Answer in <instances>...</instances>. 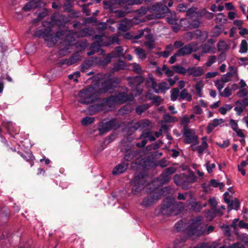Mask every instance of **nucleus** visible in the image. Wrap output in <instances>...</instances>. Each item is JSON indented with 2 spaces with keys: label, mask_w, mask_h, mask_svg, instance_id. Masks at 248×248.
Here are the masks:
<instances>
[{
  "label": "nucleus",
  "mask_w": 248,
  "mask_h": 248,
  "mask_svg": "<svg viewBox=\"0 0 248 248\" xmlns=\"http://www.w3.org/2000/svg\"><path fill=\"white\" fill-rule=\"evenodd\" d=\"M52 21H43L44 28L37 30L34 33L35 36L43 37L49 47L53 46L61 39H64L69 46L74 44L75 38L77 37V32L65 30L58 31L55 34H53L52 32Z\"/></svg>",
  "instance_id": "obj_1"
},
{
  "label": "nucleus",
  "mask_w": 248,
  "mask_h": 248,
  "mask_svg": "<svg viewBox=\"0 0 248 248\" xmlns=\"http://www.w3.org/2000/svg\"><path fill=\"white\" fill-rule=\"evenodd\" d=\"M165 0L164 3H156L150 7L142 6L140 9L136 11V13L140 16L146 14L148 11L152 13L151 14L147 15L146 17L148 20H152L162 18L165 14L170 11L168 7L165 5Z\"/></svg>",
  "instance_id": "obj_2"
},
{
  "label": "nucleus",
  "mask_w": 248,
  "mask_h": 248,
  "mask_svg": "<svg viewBox=\"0 0 248 248\" xmlns=\"http://www.w3.org/2000/svg\"><path fill=\"white\" fill-rule=\"evenodd\" d=\"M124 102V93H120L104 99L101 103L91 106L89 110L94 114L100 110L108 111L118 104H123Z\"/></svg>",
  "instance_id": "obj_3"
},
{
  "label": "nucleus",
  "mask_w": 248,
  "mask_h": 248,
  "mask_svg": "<svg viewBox=\"0 0 248 248\" xmlns=\"http://www.w3.org/2000/svg\"><path fill=\"white\" fill-rule=\"evenodd\" d=\"M201 221L202 218L198 217L195 219H193L191 222L187 226L185 232L189 237L194 239L205 233L209 234L213 231L214 227L212 225L209 226L206 231L201 228Z\"/></svg>",
  "instance_id": "obj_4"
},
{
  "label": "nucleus",
  "mask_w": 248,
  "mask_h": 248,
  "mask_svg": "<svg viewBox=\"0 0 248 248\" xmlns=\"http://www.w3.org/2000/svg\"><path fill=\"white\" fill-rule=\"evenodd\" d=\"M93 38L96 41L92 44V50L87 53L88 56L94 54L95 52H98L102 46H108L113 43L119 44V38L116 35L108 37L105 35H95Z\"/></svg>",
  "instance_id": "obj_5"
},
{
  "label": "nucleus",
  "mask_w": 248,
  "mask_h": 248,
  "mask_svg": "<svg viewBox=\"0 0 248 248\" xmlns=\"http://www.w3.org/2000/svg\"><path fill=\"white\" fill-rule=\"evenodd\" d=\"M196 14L195 8H191L186 10L187 17L181 20V24L185 29H196L200 27L201 22Z\"/></svg>",
  "instance_id": "obj_6"
},
{
  "label": "nucleus",
  "mask_w": 248,
  "mask_h": 248,
  "mask_svg": "<svg viewBox=\"0 0 248 248\" xmlns=\"http://www.w3.org/2000/svg\"><path fill=\"white\" fill-rule=\"evenodd\" d=\"M197 179V177L193 173L186 175L184 173L180 174H176L173 178L174 182L177 186H181L185 190L190 187V184L194 183Z\"/></svg>",
  "instance_id": "obj_7"
},
{
  "label": "nucleus",
  "mask_w": 248,
  "mask_h": 248,
  "mask_svg": "<svg viewBox=\"0 0 248 248\" xmlns=\"http://www.w3.org/2000/svg\"><path fill=\"white\" fill-rule=\"evenodd\" d=\"M122 122L118 118H113L109 120H103L99 123L98 130L99 135H103L109 131L117 129L121 126Z\"/></svg>",
  "instance_id": "obj_8"
},
{
  "label": "nucleus",
  "mask_w": 248,
  "mask_h": 248,
  "mask_svg": "<svg viewBox=\"0 0 248 248\" xmlns=\"http://www.w3.org/2000/svg\"><path fill=\"white\" fill-rule=\"evenodd\" d=\"M98 96V92L93 86H89L85 89L80 91L78 97L79 102L81 104H89L93 102Z\"/></svg>",
  "instance_id": "obj_9"
},
{
  "label": "nucleus",
  "mask_w": 248,
  "mask_h": 248,
  "mask_svg": "<svg viewBox=\"0 0 248 248\" xmlns=\"http://www.w3.org/2000/svg\"><path fill=\"white\" fill-rule=\"evenodd\" d=\"M166 189L167 187L160 189L154 188L151 190L152 192L143 199L141 205L146 207L153 205L160 198Z\"/></svg>",
  "instance_id": "obj_10"
},
{
  "label": "nucleus",
  "mask_w": 248,
  "mask_h": 248,
  "mask_svg": "<svg viewBox=\"0 0 248 248\" xmlns=\"http://www.w3.org/2000/svg\"><path fill=\"white\" fill-rule=\"evenodd\" d=\"M146 83L151 85L152 88L156 93L165 92L170 89L169 85L165 81L157 84L152 74L149 75Z\"/></svg>",
  "instance_id": "obj_11"
},
{
  "label": "nucleus",
  "mask_w": 248,
  "mask_h": 248,
  "mask_svg": "<svg viewBox=\"0 0 248 248\" xmlns=\"http://www.w3.org/2000/svg\"><path fill=\"white\" fill-rule=\"evenodd\" d=\"M183 134L184 137V142L186 144L193 143L194 145L199 143L198 136L196 135L194 129H190L189 127H186L183 129Z\"/></svg>",
  "instance_id": "obj_12"
},
{
  "label": "nucleus",
  "mask_w": 248,
  "mask_h": 248,
  "mask_svg": "<svg viewBox=\"0 0 248 248\" xmlns=\"http://www.w3.org/2000/svg\"><path fill=\"white\" fill-rule=\"evenodd\" d=\"M150 124L151 122L149 120H142L137 122L134 125H129L128 126H125V132L128 133V134H131L138 128L147 127Z\"/></svg>",
  "instance_id": "obj_13"
},
{
  "label": "nucleus",
  "mask_w": 248,
  "mask_h": 248,
  "mask_svg": "<svg viewBox=\"0 0 248 248\" xmlns=\"http://www.w3.org/2000/svg\"><path fill=\"white\" fill-rule=\"evenodd\" d=\"M174 199L168 197L164 201L161 206V211L164 214L170 215L175 208Z\"/></svg>",
  "instance_id": "obj_14"
},
{
  "label": "nucleus",
  "mask_w": 248,
  "mask_h": 248,
  "mask_svg": "<svg viewBox=\"0 0 248 248\" xmlns=\"http://www.w3.org/2000/svg\"><path fill=\"white\" fill-rule=\"evenodd\" d=\"M128 84L131 87H135L137 90V93L135 94V96H137L140 94L142 92V90L139 89V86L143 82V78L140 76H137L136 77H129L127 78Z\"/></svg>",
  "instance_id": "obj_15"
},
{
  "label": "nucleus",
  "mask_w": 248,
  "mask_h": 248,
  "mask_svg": "<svg viewBox=\"0 0 248 248\" xmlns=\"http://www.w3.org/2000/svg\"><path fill=\"white\" fill-rule=\"evenodd\" d=\"M197 44L195 42L186 45L177 51V54L180 56H183L190 54L192 52H196L197 50Z\"/></svg>",
  "instance_id": "obj_16"
},
{
  "label": "nucleus",
  "mask_w": 248,
  "mask_h": 248,
  "mask_svg": "<svg viewBox=\"0 0 248 248\" xmlns=\"http://www.w3.org/2000/svg\"><path fill=\"white\" fill-rule=\"evenodd\" d=\"M170 179L171 176H170L163 171L158 178L153 180L152 183L150 184L148 186H150L152 185L155 186V188H156L160 185L168 183Z\"/></svg>",
  "instance_id": "obj_17"
},
{
  "label": "nucleus",
  "mask_w": 248,
  "mask_h": 248,
  "mask_svg": "<svg viewBox=\"0 0 248 248\" xmlns=\"http://www.w3.org/2000/svg\"><path fill=\"white\" fill-rule=\"evenodd\" d=\"M118 84V81L115 78H111L107 81H104L102 84V88L100 90V93H106L112 87H116Z\"/></svg>",
  "instance_id": "obj_18"
},
{
  "label": "nucleus",
  "mask_w": 248,
  "mask_h": 248,
  "mask_svg": "<svg viewBox=\"0 0 248 248\" xmlns=\"http://www.w3.org/2000/svg\"><path fill=\"white\" fill-rule=\"evenodd\" d=\"M123 47L121 46L117 47L115 51L108 54L105 58L104 61V64H108L111 61V59L113 57H118L120 58L121 57H124L123 53Z\"/></svg>",
  "instance_id": "obj_19"
},
{
  "label": "nucleus",
  "mask_w": 248,
  "mask_h": 248,
  "mask_svg": "<svg viewBox=\"0 0 248 248\" xmlns=\"http://www.w3.org/2000/svg\"><path fill=\"white\" fill-rule=\"evenodd\" d=\"M42 4L41 0H30L29 3L23 7V9L25 11H29L32 9L42 6Z\"/></svg>",
  "instance_id": "obj_20"
},
{
  "label": "nucleus",
  "mask_w": 248,
  "mask_h": 248,
  "mask_svg": "<svg viewBox=\"0 0 248 248\" xmlns=\"http://www.w3.org/2000/svg\"><path fill=\"white\" fill-rule=\"evenodd\" d=\"M229 69L231 71V72H227L221 78L222 81L225 83L230 81L231 80L232 78L234 76L236 73V69L233 66H229Z\"/></svg>",
  "instance_id": "obj_21"
},
{
  "label": "nucleus",
  "mask_w": 248,
  "mask_h": 248,
  "mask_svg": "<svg viewBox=\"0 0 248 248\" xmlns=\"http://www.w3.org/2000/svg\"><path fill=\"white\" fill-rule=\"evenodd\" d=\"M187 72L188 75H192L194 77L201 76L204 73L203 69L200 67H189L187 69Z\"/></svg>",
  "instance_id": "obj_22"
},
{
  "label": "nucleus",
  "mask_w": 248,
  "mask_h": 248,
  "mask_svg": "<svg viewBox=\"0 0 248 248\" xmlns=\"http://www.w3.org/2000/svg\"><path fill=\"white\" fill-rule=\"evenodd\" d=\"M146 39L148 40V41H145L144 43L145 46L149 49H153L155 47V45L154 44V39L153 36L151 34H148L145 36Z\"/></svg>",
  "instance_id": "obj_23"
},
{
  "label": "nucleus",
  "mask_w": 248,
  "mask_h": 248,
  "mask_svg": "<svg viewBox=\"0 0 248 248\" xmlns=\"http://www.w3.org/2000/svg\"><path fill=\"white\" fill-rule=\"evenodd\" d=\"M192 99V95L187 92L186 89H184L180 92L179 100H186L190 102Z\"/></svg>",
  "instance_id": "obj_24"
},
{
  "label": "nucleus",
  "mask_w": 248,
  "mask_h": 248,
  "mask_svg": "<svg viewBox=\"0 0 248 248\" xmlns=\"http://www.w3.org/2000/svg\"><path fill=\"white\" fill-rule=\"evenodd\" d=\"M213 42V40L211 39H209L207 43L201 46L203 53H207L212 49Z\"/></svg>",
  "instance_id": "obj_25"
},
{
  "label": "nucleus",
  "mask_w": 248,
  "mask_h": 248,
  "mask_svg": "<svg viewBox=\"0 0 248 248\" xmlns=\"http://www.w3.org/2000/svg\"><path fill=\"white\" fill-rule=\"evenodd\" d=\"M135 52L139 59L142 60H145L147 57V54L144 49L140 47H136Z\"/></svg>",
  "instance_id": "obj_26"
},
{
  "label": "nucleus",
  "mask_w": 248,
  "mask_h": 248,
  "mask_svg": "<svg viewBox=\"0 0 248 248\" xmlns=\"http://www.w3.org/2000/svg\"><path fill=\"white\" fill-rule=\"evenodd\" d=\"M170 100L172 101H176L179 97L180 98V91L177 88H173L170 91Z\"/></svg>",
  "instance_id": "obj_27"
},
{
  "label": "nucleus",
  "mask_w": 248,
  "mask_h": 248,
  "mask_svg": "<svg viewBox=\"0 0 248 248\" xmlns=\"http://www.w3.org/2000/svg\"><path fill=\"white\" fill-rule=\"evenodd\" d=\"M93 30L90 28H85L81 30L79 32H77V37H83L91 35Z\"/></svg>",
  "instance_id": "obj_28"
},
{
  "label": "nucleus",
  "mask_w": 248,
  "mask_h": 248,
  "mask_svg": "<svg viewBox=\"0 0 248 248\" xmlns=\"http://www.w3.org/2000/svg\"><path fill=\"white\" fill-rule=\"evenodd\" d=\"M124 172V163L121 162L117 165L112 171L113 175H119Z\"/></svg>",
  "instance_id": "obj_29"
},
{
  "label": "nucleus",
  "mask_w": 248,
  "mask_h": 248,
  "mask_svg": "<svg viewBox=\"0 0 248 248\" xmlns=\"http://www.w3.org/2000/svg\"><path fill=\"white\" fill-rule=\"evenodd\" d=\"M150 107L148 104H145L138 106L136 108V112L139 115H141L143 112L146 111Z\"/></svg>",
  "instance_id": "obj_30"
},
{
  "label": "nucleus",
  "mask_w": 248,
  "mask_h": 248,
  "mask_svg": "<svg viewBox=\"0 0 248 248\" xmlns=\"http://www.w3.org/2000/svg\"><path fill=\"white\" fill-rule=\"evenodd\" d=\"M186 240V238L185 237L176 239L173 243L174 248H183Z\"/></svg>",
  "instance_id": "obj_31"
},
{
  "label": "nucleus",
  "mask_w": 248,
  "mask_h": 248,
  "mask_svg": "<svg viewBox=\"0 0 248 248\" xmlns=\"http://www.w3.org/2000/svg\"><path fill=\"white\" fill-rule=\"evenodd\" d=\"M217 47L218 50L221 52H226L229 48V46L223 40H220L218 42Z\"/></svg>",
  "instance_id": "obj_32"
},
{
  "label": "nucleus",
  "mask_w": 248,
  "mask_h": 248,
  "mask_svg": "<svg viewBox=\"0 0 248 248\" xmlns=\"http://www.w3.org/2000/svg\"><path fill=\"white\" fill-rule=\"evenodd\" d=\"M171 68L174 70V73L182 75H185L187 72V69L179 65H173Z\"/></svg>",
  "instance_id": "obj_33"
},
{
  "label": "nucleus",
  "mask_w": 248,
  "mask_h": 248,
  "mask_svg": "<svg viewBox=\"0 0 248 248\" xmlns=\"http://www.w3.org/2000/svg\"><path fill=\"white\" fill-rule=\"evenodd\" d=\"M141 138H148L151 141H155L156 140L150 131H143L140 137V139Z\"/></svg>",
  "instance_id": "obj_34"
},
{
  "label": "nucleus",
  "mask_w": 248,
  "mask_h": 248,
  "mask_svg": "<svg viewBox=\"0 0 248 248\" xmlns=\"http://www.w3.org/2000/svg\"><path fill=\"white\" fill-rule=\"evenodd\" d=\"M190 206L191 209L195 212H199L202 209V206L200 202H193Z\"/></svg>",
  "instance_id": "obj_35"
},
{
  "label": "nucleus",
  "mask_w": 248,
  "mask_h": 248,
  "mask_svg": "<svg viewBox=\"0 0 248 248\" xmlns=\"http://www.w3.org/2000/svg\"><path fill=\"white\" fill-rule=\"evenodd\" d=\"M248 49V45L247 42L245 40H243L241 41L240 46V49H239V53H245L247 52Z\"/></svg>",
  "instance_id": "obj_36"
},
{
  "label": "nucleus",
  "mask_w": 248,
  "mask_h": 248,
  "mask_svg": "<svg viewBox=\"0 0 248 248\" xmlns=\"http://www.w3.org/2000/svg\"><path fill=\"white\" fill-rule=\"evenodd\" d=\"M232 108V106L231 104H225L222 107H221L219 108V112L225 115L227 111H230Z\"/></svg>",
  "instance_id": "obj_37"
},
{
  "label": "nucleus",
  "mask_w": 248,
  "mask_h": 248,
  "mask_svg": "<svg viewBox=\"0 0 248 248\" xmlns=\"http://www.w3.org/2000/svg\"><path fill=\"white\" fill-rule=\"evenodd\" d=\"M163 119L166 123H172L177 121V119L176 117L172 116L168 113H165L163 115Z\"/></svg>",
  "instance_id": "obj_38"
},
{
  "label": "nucleus",
  "mask_w": 248,
  "mask_h": 248,
  "mask_svg": "<svg viewBox=\"0 0 248 248\" xmlns=\"http://www.w3.org/2000/svg\"><path fill=\"white\" fill-rule=\"evenodd\" d=\"M239 202L236 199L230 201V204H228V207L230 210L235 209L236 210H237L238 208L239 207Z\"/></svg>",
  "instance_id": "obj_39"
},
{
  "label": "nucleus",
  "mask_w": 248,
  "mask_h": 248,
  "mask_svg": "<svg viewBox=\"0 0 248 248\" xmlns=\"http://www.w3.org/2000/svg\"><path fill=\"white\" fill-rule=\"evenodd\" d=\"M203 88V84L202 81L198 82L195 85V88L196 91L197 95L199 97L202 96V89Z\"/></svg>",
  "instance_id": "obj_40"
},
{
  "label": "nucleus",
  "mask_w": 248,
  "mask_h": 248,
  "mask_svg": "<svg viewBox=\"0 0 248 248\" xmlns=\"http://www.w3.org/2000/svg\"><path fill=\"white\" fill-rule=\"evenodd\" d=\"M226 21V19L225 18V16L223 13H220L217 14L215 19L216 23L222 24L225 23Z\"/></svg>",
  "instance_id": "obj_41"
},
{
  "label": "nucleus",
  "mask_w": 248,
  "mask_h": 248,
  "mask_svg": "<svg viewBox=\"0 0 248 248\" xmlns=\"http://www.w3.org/2000/svg\"><path fill=\"white\" fill-rule=\"evenodd\" d=\"M210 184L214 187H219L220 189H223L224 186L222 183H220L216 179H211L210 181Z\"/></svg>",
  "instance_id": "obj_42"
},
{
  "label": "nucleus",
  "mask_w": 248,
  "mask_h": 248,
  "mask_svg": "<svg viewBox=\"0 0 248 248\" xmlns=\"http://www.w3.org/2000/svg\"><path fill=\"white\" fill-rule=\"evenodd\" d=\"M144 31H146L147 33H149L150 31V30L148 28H145L144 30H141L139 31L137 34L133 36V39L135 40H137V39H139L143 35Z\"/></svg>",
  "instance_id": "obj_43"
},
{
  "label": "nucleus",
  "mask_w": 248,
  "mask_h": 248,
  "mask_svg": "<svg viewBox=\"0 0 248 248\" xmlns=\"http://www.w3.org/2000/svg\"><path fill=\"white\" fill-rule=\"evenodd\" d=\"M236 105H239L245 108L248 106V98L245 97L242 100H239L235 102Z\"/></svg>",
  "instance_id": "obj_44"
},
{
  "label": "nucleus",
  "mask_w": 248,
  "mask_h": 248,
  "mask_svg": "<svg viewBox=\"0 0 248 248\" xmlns=\"http://www.w3.org/2000/svg\"><path fill=\"white\" fill-rule=\"evenodd\" d=\"M165 69H167V65L164 64L162 68L159 66L156 67V69L155 71V73L158 77H161L163 75V71H165Z\"/></svg>",
  "instance_id": "obj_45"
},
{
  "label": "nucleus",
  "mask_w": 248,
  "mask_h": 248,
  "mask_svg": "<svg viewBox=\"0 0 248 248\" xmlns=\"http://www.w3.org/2000/svg\"><path fill=\"white\" fill-rule=\"evenodd\" d=\"M92 65V62L90 61L84 62L80 66L81 71L82 72H86Z\"/></svg>",
  "instance_id": "obj_46"
},
{
  "label": "nucleus",
  "mask_w": 248,
  "mask_h": 248,
  "mask_svg": "<svg viewBox=\"0 0 248 248\" xmlns=\"http://www.w3.org/2000/svg\"><path fill=\"white\" fill-rule=\"evenodd\" d=\"M94 119L93 117H85L81 120V124L84 125H87L93 123Z\"/></svg>",
  "instance_id": "obj_47"
},
{
  "label": "nucleus",
  "mask_w": 248,
  "mask_h": 248,
  "mask_svg": "<svg viewBox=\"0 0 248 248\" xmlns=\"http://www.w3.org/2000/svg\"><path fill=\"white\" fill-rule=\"evenodd\" d=\"M167 21L170 24L173 25L177 23L178 19L176 18L175 14H174L167 17Z\"/></svg>",
  "instance_id": "obj_48"
},
{
  "label": "nucleus",
  "mask_w": 248,
  "mask_h": 248,
  "mask_svg": "<svg viewBox=\"0 0 248 248\" xmlns=\"http://www.w3.org/2000/svg\"><path fill=\"white\" fill-rule=\"evenodd\" d=\"M185 227L186 225L182 220L177 222L175 225V228L178 232L184 231Z\"/></svg>",
  "instance_id": "obj_49"
},
{
  "label": "nucleus",
  "mask_w": 248,
  "mask_h": 248,
  "mask_svg": "<svg viewBox=\"0 0 248 248\" xmlns=\"http://www.w3.org/2000/svg\"><path fill=\"white\" fill-rule=\"evenodd\" d=\"M124 62L122 61H119L115 63L113 68V71H117L120 69H123L124 68Z\"/></svg>",
  "instance_id": "obj_50"
},
{
  "label": "nucleus",
  "mask_w": 248,
  "mask_h": 248,
  "mask_svg": "<svg viewBox=\"0 0 248 248\" xmlns=\"http://www.w3.org/2000/svg\"><path fill=\"white\" fill-rule=\"evenodd\" d=\"M232 94V90L228 87L225 88L223 92H220V95L227 97Z\"/></svg>",
  "instance_id": "obj_51"
},
{
  "label": "nucleus",
  "mask_w": 248,
  "mask_h": 248,
  "mask_svg": "<svg viewBox=\"0 0 248 248\" xmlns=\"http://www.w3.org/2000/svg\"><path fill=\"white\" fill-rule=\"evenodd\" d=\"M143 1V0H125V4L129 5L140 4Z\"/></svg>",
  "instance_id": "obj_52"
},
{
  "label": "nucleus",
  "mask_w": 248,
  "mask_h": 248,
  "mask_svg": "<svg viewBox=\"0 0 248 248\" xmlns=\"http://www.w3.org/2000/svg\"><path fill=\"white\" fill-rule=\"evenodd\" d=\"M144 187L143 184H136L133 188V192L136 194L140 192L142 189H143Z\"/></svg>",
  "instance_id": "obj_53"
},
{
  "label": "nucleus",
  "mask_w": 248,
  "mask_h": 248,
  "mask_svg": "<svg viewBox=\"0 0 248 248\" xmlns=\"http://www.w3.org/2000/svg\"><path fill=\"white\" fill-rule=\"evenodd\" d=\"M225 83V82L222 81L221 78L220 80H217L215 82V86L219 92H220L221 90L224 88Z\"/></svg>",
  "instance_id": "obj_54"
},
{
  "label": "nucleus",
  "mask_w": 248,
  "mask_h": 248,
  "mask_svg": "<svg viewBox=\"0 0 248 248\" xmlns=\"http://www.w3.org/2000/svg\"><path fill=\"white\" fill-rule=\"evenodd\" d=\"M132 70L137 73H140L142 72L140 65L136 63H133L131 64Z\"/></svg>",
  "instance_id": "obj_55"
},
{
  "label": "nucleus",
  "mask_w": 248,
  "mask_h": 248,
  "mask_svg": "<svg viewBox=\"0 0 248 248\" xmlns=\"http://www.w3.org/2000/svg\"><path fill=\"white\" fill-rule=\"evenodd\" d=\"M190 123V119L187 117H183L181 119V124L184 126V128L188 127L187 125Z\"/></svg>",
  "instance_id": "obj_56"
},
{
  "label": "nucleus",
  "mask_w": 248,
  "mask_h": 248,
  "mask_svg": "<svg viewBox=\"0 0 248 248\" xmlns=\"http://www.w3.org/2000/svg\"><path fill=\"white\" fill-rule=\"evenodd\" d=\"M217 58L215 56H209L208 61L206 62L205 64L207 67L211 66L213 63L216 62Z\"/></svg>",
  "instance_id": "obj_57"
},
{
  "label": "nucleus",
  "mask_w": 248,
  "mask_h": 248,
  "mask_svg": "<svg viewBox=\"0 0 248 248\" xmlns=\"http://www.w3.org/2000/svg\"><path fill=\"white\" fill-rule=\"evenodd\" d=\"M205 166L208 172L209 173H211L213 171V170L216 167L215 164H211L209 161H207Z\"/></svg>",
  "instance_id": "obj_58"
},
{
  "label": "nucleus",
  "mask_w": 248,
  "mask_h": 248,
  "mask_svg": "<svg viewBox=\"0 0 248 248\" xmlns=\"http://www.w3.org/2000/svg\"><path fill=\"white\" fill-rule=\"evenodd\" d=\"M248 94V92L247 91L246 89H242L239 92H238L236 93V95L238 97L240 98H242L246 97Z\"/></svg>",
  "instance_id": "obj_59"
},
{
  "label": "nucleus",
  "mask_w": 248,
  "mask_h": 248,
  "mask_svg": "<svg viewBox=\"0 0 248 248\" xmlns=\"http://www.w3.org/2000/svg\"><path fill=\"white\" fill-rule=\"evenodd\" d=\"M176 169L174 167H170L166 169L164 171L170 176L176 172Z\"/></svg>",
  "instance_id": "obj_60"
},
{
  "label": "nucleus",
  "mask_w": 248,
  "mask_h": 248,
  "mask_svg": "<svg viewBox=\"0 0 248 248\" xmlns=\"http://www.w3.org/2000/svg\"><path fill=\"white\" fill-rule=\"evenodd\" d=\"M169 164V162L166 159L163 158L158 162L157 165L160 166L162 168H163L168 166Z\"/></svg>",
  "instance_id": "obj_61"
},
{
  "label": "nucleus",
  "mask_w": 248,
  "mask_h": 248,
  "mask_svg": "<svg viewBox=\"0 0 248 248\" xmlns=\"http://www.w3.org/2000/svg\"><path fill=\"white\" fill-rule=\"evenodd\" d=\"M192 110L194 113L198 115L201 114L203 112L202 109L199 105L194 106Z\"/></svg>",
  "instance_id": "obj_62"
},
{
  "label": "nucleus",
  "mask_w": 248,
  "mask_h": 248,
  "mask_svg": "<svg viewBox=\"0 0 248 248\" xmlns=\"http://www.w3.org/2000/svg\"><path fill=\"white\" fill-rule=\"evenodd\" d=\"M206 148L203 147L201 145L197 146L196 148H193V151H197L199 154V155L201 156L202 155L203 152L206 149Z\"/></svg>",
  "instance_id": "obj_63"
},
{
  "label": "nucleus",
  "mask_w": 248,
  "mask_h": 248,
  "mask_svg": "<svg viewBox=\"0 0 248 248\" xmlns=\"http://www.w3.org/2000/svg\"><path fill=\"white\" fill-rule=\"evenodd\" d=\"M230 124L234 131L238 128V124L234 120L231 119L230 120Z\"/></svg>",
  "instance_id": "obj_64"
}]
</instances>
